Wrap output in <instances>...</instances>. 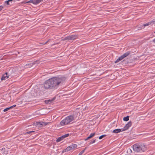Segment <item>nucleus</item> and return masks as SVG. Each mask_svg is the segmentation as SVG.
Here are the masks:
<instances>
[{
    "mask_svg": "<svg viewBox=\"0 0 155 155\" xmlns=\"http://www.w3.org/2000/svg\"><path fill=\"white\" fill-rule=\"evenodd\" d=\"M38 64V62L37 61H35L32 63H31L28 64H26V66H28L29 68H31L32 67V66L35 64Z\"/></svg>",
    "mask_w": 155,
    "mask_h": 155,
    "instance_id": "nucleus-14",
    "label": "nucleus"
},
{
    "mask_svg": "<svg viewBox=\"0 0 155 155\" xmlns=\"http://www.w3.org/2000/svg\"><path fill=\"white\" fill-rule=\"evenodd\" d=\"M122 129H116L113 131V133H118L121 131H122Z\"/></svg>",
    "mask_w": 155,
    "mask_h": 155,
    "instance_id": "nucleus-15",
    "label": "nucleus"
},
{
    "mask_svg": "<svg viewBox=\"0 0 155 155\" xmlns=\"http://www.w3.org/2000/svg\"><path fill=\"white\" fill-rule=\"evenodd\" d=\"M34 132L35 131H28V132H27L25 133L24 134V135H25L26 134H30L32 132Z\"/></svg>",
    "mask_w": 155,
    "mask_h": 155,
    "instance_id": "nucleus-22",
    "label": "nucleus"
},
{
    "mask_svg": "<svg viewBox=\"0 0 155 155\" xmlns=\"http://www.w3.org/2000/svg\"><path fill=\"white\" fill-rule=\"evenodd\" d=\"M151 24V23L150 21V22H148L147 23L144 24L143 25L144 26V27H145V26H148Z\"/></svg>",
    "mask_w": 155,
    "mask_h": 155,
    "instance_id": "nucleus-20",
    "label": "nucleus"
},
{
    "mask_svg": "<svg viewBox=\"0 0 155 155\" xmlns=\"http://www.w3.org/2000/svg\"><path fill=\"white\" fill-rule=\"evenodd\" d=\"M3 8V7L2 5L0 6V11Z\"/></svg>",
    "mask_w": 155,
    "mask_h": 155,
    "instance_id": "nucleus-32",
    "label": "nucleus"
},
{
    "mask_svg": "<svg viewBox=\"0 0 155 155\" xmlns=\"http://www.w3.org/2000/svg\"><path fill=\"white\" fill-rule=\"evenodd\" d=\"M132 122L131 121H129L127 124H126L124 127L122 129V131H124L127 130L131 125Z\"/></svg>",
    "mask_w": 155,
    "mask_h": 155,
    "instance_id": "nucleus-12",
    "label": "nucleus"
},
{
    "mask_svg": "<svg viewBox=\"0 0 155 155\" xmlns=\"http://www.w3.org/2000/svg\"><path fill=\"white\" fill-rule=\"evenodd\" d=\"M91 139V138L89 137H88L85 139L84 140L85 141H86V140H88L89 139Z\"/></svg>",
    "mask_w": 155,
    "mask_h": 155,
    "instance_id": "nucleus-33",
    "label": "nucleus"
},
{
    "mask_svg": "<svg viewBox=\"0 0 155 155\" xmlns=\"http://www.w3.org/2000/svg\"><path fill=\"white\" fill-rule=\"evenodd\" d=\"M25 3H32L33 4H34V0H30L28 2H27Z\"/></svg>",
    "mask_w": 155,
    "mask_h": 155,
    "instance_id": "nucleus-26",
    "label": "nucleus"
},
{
    "mask_svg": "<svg viewBox=\"0 0 155 155\" xmlns=\"http://www.w3.org/2000/svg\"><path fill=\"white\" fill-rule=\"evenodd\" d=\"M130 51H128L127 52L124 53L120 57L118 58L116 61H115L114 63H115L118 62L120 61H121L124 58L127 57L130 54Z\"/></svg>",
    "mask_w": 155,
    "mask_h": 155,
    "instance_id": "nucleus-6",
    "label": "nucleus"
},
{
    "mask_svg": "<svg viewBox=\"0 0 155 155\" xmlns=\"http://www.w3.org/2000/svg\"><path fill=\"white\" fill-rule=\"evenodd\" d=\"M129 116H127L126 117H124L123 118V120L124 121H127L129 120Z\"/></svg>",
    "mask_w": 155,
    "mask_h": 155,
    "instance_id": "nucleus-19",
    "label": "nucleus"
},
{
    "mask_svg": "<svg viewBox=\"0 0 155 155\" xmlns=\"http://www.w3.org/2000/svg\"><path fill=\"white\" fill-rule=\"evenodd\" d=\"M66 79L65 77H55L51 78L45 81L49 90H55L58 88L59 85L62 84Z\"/></svg>",
    "mask_w": 155,
    "mask_h": 155,
    "instance_id": "nucleus-1",
    "label": "nucleus"
},
{
    "mask_svg": "<svg viewBox=\"0 0 155 155\" xmlns=\"http://www.w3.org/2000/svg\"><path fill=\"white\" fill-rule=\"evenodd\" d=\"M5 3L7 5H9V2L8 1V0L5 1Z\"/></svg>",
    "mask_w": 155,
    "mask_h": 155,
    "instance_id": "nucleus-28",
    "label": "nucleus"
},
{
    "mask_svg": "<svg viewBox=\"0 0 155 155\" xmlns=\"http://www.w3.org/2000/svg\"><path fill=\"white\" fill-rule=\"evenodd\" d=\"M43 0H34V4L37 5L41 2L43 1Z\"/></svg>",
    "mask_w": 155,
    "mask_h": 155,
    "instance_id": "nucleus-16",
    "label": "nucleus"
},
{
    "mask_svg": "<svg viewBox=\"0 0 155 155\" xmlns=\"http://www.w3.org/2000/svg\"><path fill=\"white\" fill-rule=\"evenodd\" d=\"M46 90H49V88L45 81L43 84H40L37 88L39 93V95H41L43 94Z\"/></svg>",
    "mask_w": 155,
    "mask_h": 155,
    "instance_id": "nucleus-3",
    "label": "nucleus"
},
{
    "mask_svg": "<svg viewBox=\"0 0 155 155\" xmlns=\"http://www.w3.org/2000/svg\"><path fill=\"white\" fill-rule=\"evenodd\" d=\"M30 93L31 97H33V98L40 96L39 95V93L37 89H34L33 90H32Z\"/></svg>",
    "mask_w": 155,
    "mask_h": 155,
    "instance_id": "nucleus-8",
    "label": "nucleus"
},
{
    "mask_svg": "<svg viewBox=\"0 0 155 155\" xmlns=\"http://www.w3.org/2000/svg\"><path fill=\"white\" fill-rule=\"evenodd\" d=\"M134 150L137 152L142 153L147 150L146 146L143 144H135L133 146Z\"/></svg>",
    "mask_w": 155,
    "mask_h": 155,
    "instance_id": "nucleus-2",
    "label": "nucleus"
},
{
    "mask_svg": "<svg viewBox=\"0 0 155 155\" xmlns=\"http://www.w3.org/2000/svg\"><path fill=\"white\" fill-rule=\"evenodd\" d=\"M9 73L8 72L5 73L2 76L1 80H5L9 78L10 76Z\"/></svg>",
    "mask_w": 155,
    "mask_h": 155,
    "instance_id": "nucleus-10",
    "label": "nucleus"
},
{
    "mask_svg": "<svg viewBox=\"0 0 155 155\" xmlns=\"http://www.w3.org/2000/svg\"><path fill=\"white\" fill-rule=\"evenodd\" d=\"M96 140H94L93 141H91L89 143V144H91L92 143H94L95 142Z\"/></svg>",
    "mask_w": 155,
    "mask_h": 155,
    "instance_id": "nucleus-30",
    "label": "nucleus"
},
{
    "mask_svg": "<svg viewBox=\"0 0 155 155\" xmlns=\"http://www.w3.org/2000/svg\"><path fill=\"white\" fill-rule=\"evenodd\" d=\"M154 33H155V31H154Z\"/></svg>",
    "mask_w": 155,
    "mask_h": 155,
    "instance_id": "nucleus-39",
    "label": "nucleus"
},
{
    "mask_svg": "<svg viewBox=\"0 0 155 155\" xmlns=\"http://www.w3.org/2000/svg\"><path fill=\"white\" fill-rule=\"evenodd\" d=\"M37 125L38 126H45L47 125L48 124L47 123H46L45 122L41 121L40 122L37 123Z\"/></svg>",
    "mask_w": 155,
    "mask_h": 155,
    "instance_id": "nucleus-13",
    "label": "nucleus"
},
{
    "mask_svg": "<svg viewBox=\"0 0 155 155\" xmlns=\"http://www.w3.org/2000/svg\"><path fill=\"white\" fill-rule=\"evenodd\" d=\"M78 37V35H71L69 36L65 37L64 38V40H74L77 39Z\"/></svg>",
    "mask_w": 155,
    "mask_h": 155,
    "instance_id": "nucleus-7",
    "label": "nucleus"
},
{
    "mask_svg": "<svg viewBox=\"0 0 155 155\" xmlns=\"http://www.w3.org/2000/svg\"><path fill=\"white\" fill-rule=\"evenodd\" d=\"M46 109H47V108ZM50 109V108H48V109Z\"/></svg>",
    "mask_w": 155,
    "mask_h": 155,
    "instance_id": "nucleus-38",
    "label": "nucleus"
},
{
    "mask_svg": "<svg viewBox=\"0 0 155 155\" xmlns=\"http://www.w3.org/2000/svg\"><path fill=\"white\" fill-rule=\"evenodd\" d=\"M106 136V135H101L99 137V138L100 139H101L102 138H103V137H105Z\"/></svg>",
    "mask_w": 155,
    "mask_h": 155,
    "instance_id": "nucleus-27",
    "label": "nucleus"
},
{
    "mask_svg": "<svg viewBox=\"0 0 155 155\" xmlns=\"http://www.w3.org/2000/svg\"><path fill=\"white\" fill-rule=\"evenodd\" d=\"M69 135V134H66L65 135H63L62 136L59 137L56 140V141L57 142H59L60 141H61V140H63L68 137Z\"/></svg>",
    "mask_w": 155,
    "mask_h": 155,
    "instance_id": "nucleus-9",
    "label": "nucleus"
},
{
    "mask_svg": "<svg viewBox=\"0 0 155 155\" xmlns=\"http://www.w3.org/2000/svg\"><path fill=\"white\" fill-rule=\"evenodd\" d=\"M23 99H22V102H29L32 100H34L33 97H31L30 92H25L23 94Z\"/></svg>",
    "mask_w": 155,
    "mask_h": 155,
    "instance_id": "nucleus-4",
    "label": "nucleus"
},
{
    "mask_svg": "<svg viewBox=\"0 0 155 155\" xmlns=\"http://www.w3.org/2000/svg\"><path fill=\"white\" fill-rule=\"evenodd\" d=\"M16 105L15 104V105H13L12 106H11L10 107H16Z\"/></svg>",
    "mask_w": 155,
    "mask_h": 155,
    "instance_id": "nucleus-34",
    "label": "nucleus"
},
{
    "mask_svg": "<svg viewBox=\"0 0 155 155\" xmlns=\"http://www.w3.org/2000/svg\"><path fill=\"white\" fill-rule=\"evenodd\" d=\"M127 152H128L129 153H130L132 152V151L131 149H129L127 150Z\"/></svg>",
    "mask_w": 155,
    "mask_h": 155,
    "instance_id": "nucleus-31",
    "label": "nucleus"
},
{
    "mask_svg": "<svg viewBox=\"0 0 155 155\" xmlns=\"http://www.w3.org/2000/svg\"><path fill=\"white\" fill-rule=\"evenodd\" d=\"M48 41H46L45 43L44 44V45H45V44H46L48 42Z\"/></svg>",
    "mask_w": 155,
    "mask_h": 155,
    "instance_id": "nucleus-37",
    "label": "nucleus"
},
{
    "mask_svg": "<svg viewBox=\"0 0 155 155\" xmlns=\"http://www.w3.org/2000/svg\"><path fill=\"white\" fill-rule=\"evenodd\" d=\"M5 148H2L0 149V151H1L4 153H5Z\"/></svg>",
    "mask_w": 155,
    "mask_h": 155,
    "instance_id": "nucleus-24",
    "label": "nucleus"
},
{
    "mask_svg": "<svg viewBox=\"0 0 155 155\" xmlns=\"http://www.w3.org/2000/svg\"><path fill=\"white\" fill-rule=\"evenodd\" d=\"M153 42L155 43V38L153 40Z\"/></svg>",
    "mask_w": 155,
    "mask_h": 155,
    "instance_id": "nucleus-35",
    "label": "nucleus"
},
{
    "mask_svg": "<svg viewBox=\"0 0 155 155\" xmlns=\"http://www.w3.org/2000/svg\"><path fill=\"white\" fill-rule=\"evenodd\" d=\"M151 23V24H155V19L153 20L152 21H150Z\"/></svg>",
    "mask_w": 155,
    "mask_h": 155,
    "instance_id": "nucleus-29",
    "label": "nucleus"
},
{
    "mask_svg": "<svg viewBox=\"0 0 155 155\" xmlns=\"http://www.w3.org/2000/svg\"><path fill=\"white\" fill-rule=\"evenodd\" d=\"M74 118L73 115H71L68 116L60 122V124L62 126L67 124L72 121L74 120Z\"/></svg>",
    "mask_w": 155,
    "mask_h": 155,
    "instance_id": "nucleus-5",
    "label": "nucleus"
},
{
    "mask_svg": "<svg viewBox=\"0 0 155 155\" xmlns=\"http://www.w3.org/2000/svg\"><path fill=\"white\" fill-rule=\"evenodd\" d=\"M55 99V97H54L52 98L45 100V102L46 104H51L53 103Z\"/></svg>",
    "mask_w": 155,
    "mask_h": 155,
    "instance_id": "nucleus-11",
    "label": "nucleus"
},
{
    "mask_svg": "<svg viewBox=\"0 0 155 155\" xmlns=\"http://www.w3.org/2000/svg\"><path fill=\"white\" fill-rule=\"evenodd\" d=\"M86 147L84 150H83L81 152L79 153L78 155H82L83 153L84 152L85 150L86 149Z\"/></svg>",
    "mask_w": 155,
    "mask_h": 155,
    "instance_id": "nucleus-25",
    "label": "nucleus"
},
{
    "mask_svg": "<svg viewBox=\"0 0 155 155\" xmlns=\"http://www.w3.org/2000/svg\"><path fill=\"white\" fill-rule=\"evenodd\" d=\"M95 134V133H91V134L90 136H89L91 138H92L93 136H94Z\"/></svg>",
    "mask_w": 155,
    "mask_h": 155,
    "instance_id": "nucleus-23",
    "label": "nucleus"
},
{
    "mask_svg": "<svg viewBox=\"0 0 155 155\" xmlns=\"http://www.w3.org/2000/svg\"><path fill=\"white\" fill-rule=\"evenodd\" d=\"M13 0H8V1L10 2H12Z\"/></svg>",
    "mask_w": 155,
    "mask_h": 155,
    "instance_id": "nucleus-36",
    "label": "nucleus"
},
{
    "mask_svg": "<svg viewBox=\"0 0 155 155\" xmlns=\"http://www.w3.org/2000/svg\"><path fill=\"white\" fill-rule=\"evenodd\" d=\"M13 107H8L7 108L4 109L3 110V111L5 112L9 110L10 109H11Z\"/></svg>",
    "mask_w": 155,
    "mask_h": 155,
    "instance_id": "nucleus-21",
    "label": "nucleus"
},
{
    "mask_svg": "<svg viewBox=\"0 0 155 155\" xmlns=\"http://www.w3.org/2000/svg\"><path fill=\"white\" fill-rule=\"evenodd\" d=\"M72 149H74L76 148L77 147V145L76 144H73L71 146Z\"/></svg>",
    "mask_w": 155,
    "mask_h": 155,
    "instance_id": "nucleus-17",
    "label": "nucleus"
},
{
    "mask_svg": "<svg viewBox=\"0 0 155 155\" xmlns=\"http://www.w3.org/2000/svg\"><path fill=\"white\" fill-rule=\"evenodd\" d=\"M72 149L71 146L68 147L65 150L68 151Z\"/></svg>",
    "mask_w": 155,
    "mask_h": 155,
    "instance_id": "nucleus-18",
    "label": "nucleus"
}]
</instances>
